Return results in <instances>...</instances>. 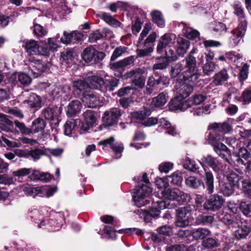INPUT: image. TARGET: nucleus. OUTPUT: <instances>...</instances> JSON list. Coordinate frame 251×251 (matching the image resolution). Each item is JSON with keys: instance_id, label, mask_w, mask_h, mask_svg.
Masks as SVG:
<instances>
[{"instance_id": "19", "label": "nucleus", "mask_w": 251, "mask_h": 251, "mask_svg": "<svg viewBox=\"0 0 251 251\" xmlns=\"http://www.w3.org/2000/svg\"><path fill=\"white\" fill-rule=\"evenodd\" d=\"M228 77L227 70L226 69H223L214 75L211 84L215 86L221 85L226 81Z\"/></svg>"}, {"instance_id": "7", "label": "nucleus", "mask_w": 251, "mask_h": 251, "mask_svg": "<svg viewBox=\"0 0 251 251\" xmlns=\"http://www.w3.org/2000/svg\"><path fill=\"white\" fill-rule=\"evenodd\" d=\"M177 211V220L176 222L177 226L185 227L192 223L193 218L188 208H180Z\"/></svg>"}, {"instance_id": "23", "label": "nucleus", "mask_w": 251, "mask_h": 251, "mask_svg": "<svg viewBox=\"0 0 251 251\" xmlns=\"http://www.w3.org/2000/svg\"><path fill=\"white\" fill-rule=\"evenodd\" d=\"M24 103L35 110H38L41 107V100L40 97L35 94H32L28 99L24 101Z\"/></svg>"}, {"instance_id": "22", "label": "nucleus", "mask_w": 251, "mask_h": 251, "mask_svg": "<svg viewBox=\"0 0 251 251\" xmlns=\"http://www.w3.org/2000/svg\"><path fill=\"white\" fill-rule=\"evenodd\" d=\"M82 38V34L78 32L73 31L70 33L66 31L63 32V37L60 39L61 42L66 45L71 44L74 41L80 40Z\"/></svg>"}, {"instance_id": "8", "label": "nucleus", "mask_w": 251, "mask_h": 251, "mask_svg": "<svg viewBox=\"0 0 251 251\" xmlns=\"http://www.w3.org/2000/svg\"><path fill=\"white\" fill-rule=\"evenodd\" d=\"M224 202L222 197L217 194L211 195L207 200L204 204L203 207L205 209L212 211H216L222 208Z\"/></svg>"}, {"instance_id": "55", "label": "nucleus", "mask_w": 251, "mask_h": 251, "mask_svg": "<svg viewBox=\"0 0 251 251\" xmlns=\"http://www.w3.org/2000/svg\"><path fill=\"white\" fill-rule=\"evenodd\" d=\"M216 67V64L214 62H207L203 67V72L204 74L209 75L214 72Z\"/></svg>"}, {"instance_id": "6", "label": "nucleus", "mask_w": 251, "mask_h": 251, "mask_svg": "<svg viewBox=\"0 0 251 251\" xmlns=\"http://www.w3.org/2000/svg\"><path fill=\"white\" fill-rule=\"evenodd\" d=\"M104 52L99 51L92 46H89L83 50L81 57L82 59L87 63L93 61L97 63L101 61L104 57Z\"/></svg>"}, {"instance_id": "43", "label": "nucleus", "mask_w": 251, "mask_h": 251, "mask_svg": "<svg viewBox=\"0 0 251 251\" xmlns=\"http://www.w3.org/2000/svg\"><path fill=\"white\" fill-rule=\"evenodd\" d=\"M101 18L108 24L115 27H119L121 23L113 18L109 14L103 13L101 14Z\"/></svg>"}, {"instance_id": "48", "label": "nucleus", "mask_w": 251, "mask_h": 251, "mask_svg": "<svg viewBox=\"0 0 251 251\" xmlns=\"http://www.w3.org/2000/svg\"><path fill=\"white\" fill-rule=\"evenodd\" d=\"M221 191L224 196L229 197L234 192L233 186L228 183H224L221 186Z\"/></svg>"}, {"instance_id": "25", "label": "nucleus", "mask_w": 251, "mask_h": 251, "mask_svg": "<svg viewBox=\"0 0 251 251\" xmlns=\"http://www.w3.org/2000/svg\"><path fill=\"white\" fill-rule=\"evenodd\" d=\"M189 47V42L181 37L177 38L176 52L179 56H183Z\"/></svg>"}, {"instance_id": "10", "label": "nucleus", "mask_w": 251, "mask_h": 251, "mask_svg": "<svg viewBox=\"0 0 251 251\" xmlns=\"http://www.w3.org/2000/svg\"><path fill=\"white\" fill-rule=\"evenodd\" d=\"M82 100L85 106L88 107L95 108L100 105V98L97 94L88 92L83 94Z\"/></svg>"}, {"instance_id": "57", "label": "nucleus", "mask_w": 251, "mask_h": 251, "mask_svg": "<svg viewBox=\"0 0 251 251\" xmlns=\"http://www.w3.org/2000/svg\"><path fill=\"white\" fill-rule=\"evenodd\" d=\"M44 154H46L45 149L44 150L35 149L29 152V155L34 160L40 159L41 156Z\"/></svg>"}, {"instance_id": "34", "label": "nucleus", "mask_w": 251, "mask_h": 251, "mask_svg": "<svg viewBox=\"0 0 251 251\" xmlns=\"http://www.w3.org/2000/svg\"><path fill=\"white\" fill-rule=\"evenodd\" d=\"M168 97L167 93L162 92L152 99V104L155 107L162 106L166 103Z\"/></svg>"}, {"instance_id": "61", "label": "nucleus", "mask_w": 251, "mask_h": 251, "mask_svg": "<svg viewBox=\"0 0 251 251\" xmlns=\"http://www.w3.org/2000/svg\"><path fill=\"white\" fill-rule=\"evenodd\" d=\"M64 151L63 149L61 148H56V149H51V148H46L45 149V153H50L53 156L55 157H59L62 155Z\"/></svg>"}, {"instance_id": "2", "label": "nucleus", "mask_w": 251, "mask_h": 251, "mask_svg": "<svg viewBox=\"0 0 251 251\" xmlns=\"http://www.w3.org/2000/svg\"><path fill=\"white\" fill-rule=\"evenodd\" d=\"M234 14L236 15L240 22L236 29L231 31L232 36L231 37L233 43H231V46H236L240 41L241 38L244 36L246 31L247 22L245 19L244 9L240 3H235L233 5Z\"/></svg>"}, {"instance_id": "14", "label": "nucleus", "mask_w": 251, "mask_h": 251, "mask_svg": "<svg viewBox=\"0 0 251 251\" xmlns=\"http://www.w3.org/2000/svg\"><path fill=\"white\" fill-rule=\"evenodd\" d=\"M121 116V112L118 108H112L104 113L103 122L107 126H112L117 123L118 119Z\"/></svg>"}, {"instance_id": "52", "label": "nucleus", "mask_w": 251, "mask_h": 251, "mask_svg": "<svg viewBox=\"0 0 251 251\" xmlns=\"http://www.w3.org/2000/svg\"><path fill=\"white\" fill-rule=\"evenodd\" d=\"M153 51V48L152 46H149L144 49H137L136 50L137 57H143L150 56Z\"/></svg>"}, {"instance_id": "29", "label": "nucleus", "mask_w": 251, "mask_h": 251, "mask_svg": "<svg viewBox=\"0 0 251 251\" xmlns=\"http://www.w3.org/2000/svg\"><path fill=\"white\" fill-rule=\"evenodd\" d=\"M251 231V228L247 225L238 226L234 232V237L238 240L246 238Z\"/></svg>"}, {"instance_id": "44", "label": "nucleus", "mask_w": 251, "mask_h": 251, "mask_svg": "<svg viewBox=\"0 0 251 251\" xmlns=\"http://www.w3.org/2000/svg\"><path fill=\"white\" fill-rule=\"evenodd\" d=\"M0 121L1 122L5 123L7 126H3L2 123H0V128L6 131H11L10 126L13 124V122L7 118V116L1 113H0Z\"/></svg>"}, {"instance_id": "12", "label": "nucleus", "mask_w": 251, "mask_h": 251, "mask_svg": "<svg viewBox=\"0 0 251 251\" xmlns=\"http://www.w3.org/2000/svg\"><path fill=\"white\" fill-rule=\"evenodd\" d=\"M176 38V35L174 34H165L159 41L157 47V52L158 53H163L164 49L167 48L168 46L170 47L171 45L175 43Z\"/></svg>"}, {"instance_id": "42", "label": "nucleus", "mask_w": 251, "mask_h": 251, "mask_svg": "<svg viewBox=\"0 0 251 251\" xmlns=\"http://www.w3.org/2000/svg\"><path fill=\"white\" fill-rule=\"evenodd\" d=\"M239 209L246 216H251V201H242L239 205Z\"/></svg>"}, {"instance_id": "45", "label": "nucleus", "mask_w": 251, "mask_h": 251, "mask_svg": "<svg viewBox=\"0 0 251 251\" xmlns=\"http://www.w3.org/2000/svg\"><path fill=\"white\" fill-rule=\"evenodd\" d=\"M220 244L218 241L213 238H207L202 242V246L207 249L218 247Z\"/></svg>"}, {"instance_id": "47", "label": "nucleus", "mask_w": 251, "mask_h": 251, "mask_svg": "<svg viewBox=\"0 0 251 251\" xmlns=\"http://www.w3.org/2000/svg\"><path fill=\"white\" fill-rule=\"evenodd\" d=\"M34 34L37 37H43L47 34V31L40 25L36 24L33 26Z\"/></svg>"}, {"instance_id": "31", "label": "nucleus", "mask_w": 251, "mask_h": 251, "mask_svg": "<svg viewBox=\"0 0 251 251\" xmlns=\"http://www.w3.org/2000/svg\"><path fill=\"white\" fill-rule=\"evenodd\" d=\"M81 108L82 105L79 100H73L68 106L67 114L69 116H72L79 113Z\"/></svg>"}, {"instance_id": "28", "label": "nucleus", "mask_w": 251, "mask_h": 251, "mask_svg": "<svg viewBox=\"0 0 251 251\" xmlns=\"http://www.w3.org/2000/svg\"><path fill=\"white\" fill-rule=\"evenodd\" d=\"M118 82L119 80L115 77L105 79L103 84H102L101 91H113L118 86Z\"/></svg>"}, {"instance_id": "46", "label": "nucleus", "mask_w": 251, "mask_h": 251, "mask_svg": "<svg viewBox=\"0 0 251 251\" xmlns=\"http://www.w3.org/2000/svg\"><path fill=\"white\" fill-rule=\"evenodd\" d=\"M214 218L212 216L199 215L196 219V223L198 224L207 225L213 223Z\"/></svg>"}, {"instance_id": "62", "label": "nucleus", "mask_w": 251, "mask_h": 251, "mask_svg": "<svg viewBox=\"0 0 251 251\" xmlns=\"http://www.w3.org/2000/svg\"><path fill=\"white\" fill-rule=\"evenodd\" d=\"M103 37L102 34L100 33L98 30H96L91 33L89 35V41L90 43L97 42L102 38Z\"/></svg>"}, {"instance_id": "17", "label": "nucleus", "mask_w": 251, "mask_h": 251, "mask_svg": "<svg viewBox=\"0 0 251 251\" xmlns=\"http://www.w3.org/2000/svg\"><path fill=\"white\" fill-rule=\"evenodd\" d=\"M96 114L92 110H87L83 113L85 122L86 125H83L82 129L87 130L90 126H92L96 123Z\"/></svg>"}, {"instance_id": "38", "label": "nucleus", "mask_w": 251, "mask_h": 251, "mask_svg": "<svg viewBox=\"0 0 251 251\" xmlns=\"http://www.w3.org/2000/svg\"><path fill=\"white\" fill-rule=\"evenodd\" d=\"M210 231L206 228H199L192 232L193 237L198 239H202L209 235Z\"/></svg>"}, {"instance_id": "54", "label": "nucleus", "mask_w": 251, "mask_h": 251, "mask_svg": "<svg viewBox=\"0 0 251 251\" xmlns=\"http://www.w3.org/2000/svg\"><path fill=\"white\" fill-rule=\"evenodd\" d=\"M127 48L125 47L120 46L117 47L114 50L110 58L111 61H114L119 57L126 51Z\"/></svg>"}, {"instance_id": "4", "label": "nucleus", "mask_w": 251, "mask_h": 251, "mask_svg": "<svg viewBox=\"0 0 251 251\" xmlns=\"http://www.w3.org/2000/svg\"><path fill=\"white\" fill-rule=\"evenodd\" d=\"M224 141L225 138L223 136H217L211 142V145L213 147L214 151L219 156L231 165L232 162L230 160V151L225 144L221 142Z\"/></svg>"}, {"instance_id": "11", "label": "nucleus", "mask_w": 251, "mask_h": 251, "mask_svg": "<svg viewBox=\"0 0 251 251\" xmlns=\"http://www.w3.org/2000/svg\"><path fill=\"white\" fill-rule=\"evenodd\" d=\"M150 114V111L146 109L133 113L132 116L137 119L143 120L142 124L145 126H150L158 123V119L156 118L151 117L145 119Z\"/></svg>"}, {"instance_id": "58", "label": "nucleus", "mask_w": 251, "mask_h": 251, "mask_svg": "<svg viewBox=\"0 0 251 251\" xmlns=\"http://www.w3.org/2000/svg\"><path fill=\"white\" fill-rule=\"evenodd\" d=\"M227 178L229 182L228 183L234 186L238 183L240 177L236 173L231 172L227 176Z\"/></svg>"}, {"instance_id": "63", "label": "nucleus", "mask_w": 251, "mask_h": 251, "mask_svg": "<svg viewBox=\"0 0 251 251\" xmlns=\"http://www.w3.org/2000/svg\"><path fill=\"white\" fill-rule=\"evenodd\" d=\"M119 233H124L126 234H131L132 233L135 232L136 234L140 235L143 233L141 230L137 228H128L126 229H121L117 231Z\"/></svg>"}, {"instance_id": "60", "label": "nucleus", "mask_w": 251, "mask_h": 251, "mask_svg": "<svg viewBox=\"0 0 251 251\" xmlns=\"http://www.w3.org/2000/svg\"><path fill=\"white\" fill-rule=\"evenodd\" d=\"M31 168H22L17 171H14L12 175L14 176L23 177L29 175L31 173Z\"/></svg>"}, {"instance_id": "9", "label": "nucleus", "mask_w": 251, "mask_h": 251, "mask_svg": "<svg viewBox=\"0 0 251 251\" xmlns=\"http://www.w3.org/2000/svg\"><path fill=\"white\" fill-rule=\"evenodd\" d=\"M144 71L140 68L133 70L129 72L127 76L129 77H133L132 80V84L138 88L142 89L145 86L146 78L142 75Z\"/></svg>"}, {"instance_id": "3", "label": "nucleus", "mask_w": 251, "mask_h": 251, "mask_svg": "<svg viewBox=\"0 0 251 251\" xmlns=\"http://www.w3.org/2000/svg\"><path fill=\"white\" fill-rule=\"evenodd\" d=\"M141 181L145 184H143L139 188H136L132 195L135 204L138 207L144 206L150 202L149 200H144V199L147 198L152 192V188L148 185L150 181L147 178L146 173L143 175Z\"/></svg>"}, {"instance_id": "33", "label": "nucleus", "mask_w": 251, "mask_h": 251, "mask_svg": "<svg viewBox=\"0 0 251 251\" xmlns=\"http://www.w3.org/2000/svg\"><path fill=\"white\" fill-rule=\"evenodd\" d=\"M205 172V185L206 190L208 194H211L214 192V177L213 174L210 172Z\"/></svg>"}, {"instance_id": "40", "label": "nucleus", "mask_w": 251, "mask_h": 251, "mask_svg": "<svg viewBox=\"0 0 251 251\" xmlns=\"http://www.w3.org/2000/svg\"><path fill=\"white\" fill-rule=\"evenodd\" d=\"M15 81L18 84H19L23 85H28L31 82V77L25 73H19L17 75H15Z\"/></svg>"}, {"instance_id": "59", "label": "nucleus", "mask_w": 251, "mask_h": 251, "mask_svg": "<svg viewBox=\"0 0 251 251\" xmlns=\"http://www.w3.org/2000/svg\"><path fill=\"white\" fill-rule=\"evenodd\" d=\"M176 53V52H175L174 50L171 49L170 47H168L167 48V50H165L166 58H165L167 61H175L177 59V53Z\"/></svg>"}, {"instance_id": "1", "label": "nucleus", "mask_w": 251, "mask_h": 251, "mask_svg": "<svg viewBox=\"0 0 251 251\" xmlns=\"http://www.w3.org/2000/svg\"><path fill=\"white\" fill-rule=\"evenodd\" d=\"M182 62L184 66L181 64H177L172 68L171 72L172 76H178L179 80L185 79L190 83H195L201 75L197 67L196 58L191 55H188Z\"/></svg>"}, {"instance_id": "20", "label": "nucleus", "mask_w": 251, "mask_h": 251, "mask_svg": "<svg viewBox=\"0 0 251 251\" xmlns=\"http://www.w3.org/2000/svg\"><path fill=\"white\" fill-rule=\"evenodd\" d=\"M80 124L79 119H71L67 121L64 125V133L65 135L72 136L75 134V130L77 129V125Z\"/></svg>"}, {"instance_id": "41", "label": "nucleus", "mask_w": 251, "mask_h": 251, "mask_svg": "<svg viewBox=\"0 0 251 251\" xmlns=\"http://www.w3.org/2000/svg\"><path fill=\"white\" fill-rule=\"evenodd\" d=\"M153 22L158 26L163 27L165 26V21L161 13L159 11H154L151 13Z\"/></svg>"}, {"instance_id": "49", "label": "nucleus", "mask_w": 251, "mask_h": 251, "mask_svg": "<svg viewBox=\"0 0 251 251\" xmlns=\"http://www.w3.org/2000/svg\"><path fill=\"white\" fill-rule=\"evenodd\" d=\"M74 86L80 92H83V94L84 93H88L87 92V90L89 88L88 82H85L83 80H79L74 82Z\"/></svg>"}, {"instance_id": "30", "label": "nucleus", "mask_w": 251, "mask_h": 251, "mask_svg": "<svg viewBox=\"0 0 251 251\" xmlns=\"http://www.w3.org/2000/svg\"><path fill=\"white\" fill-rule=\"evenodd\" d=\"M45 126L46 123L44 120L38 118L32 122L30 129L31 130V133H36L42 131Z\"/></svg>"}, {"instance_id": "5", "label": "nucleus", "mask_w": 251, "mask_h": 251, "mask_svg": "<svg viewBox=\"0 0 251 251\" xmlns=\"http://www.w3.org/2000/svg\"><path fill=\"white\" fill-rule=\"evenodd\" d=\"M162 197L166 200H176L184 202H188L191 200L189 194L181 191L179 189L165 188L161 191Z\"/></svg>"}, {"instance_id": "36", "label": "nucleus", "mask_w": 251, "mask_h": 251, "mask_svg": "<svg viewBox=\"0 0 251 251\" xmlns=\"http://www.w3.org/2000/svg\"><path fill=\"white\" fill-rule=\"evenodd\" d=\"M211 129L217 130L223 133H228L231 129L230 126L227 123H214L210 125Z\"/></svg>"}, {"instance_id": "56", "label": "nucleus", "mask_w": 251, "mask_h": 251, "mask_svg": "<svg viewBox=\"0 0 251 251\" xmlns=\"http://www.w3.org/2000/svg\"><path fill=\"white\" fill-rule=\"evenodd\" d=\"M216 161L215 158L213 157L211 155H208L207 156H203L201 158V161L200 162L202 167H203V164L205 163L211 167L214 165V163Z\"/></svg>"}, {"instance_id": "16", "label": "nucleus", "mask_w": 251, "mask_h": 251, "mask_svg": "<svg viewBox=\"0 0 251 251\" xmlns=\"http://www.w3.org/2000/svg\"><path fill=\"white\" fill-rule=\"evenodd\" d=\"M23 47L26 50V52L29 55L41 54V48L37 42L34 40H27Z\"/></svg>"}, {"instance_id": "50", "label": "nucleus", "mask_w": 251, "mask_h": 251, "mask_svg": "<svg viewBox=\"0 0 251 251\" xmlns=\"http://www.w3.org/2000/svg\"><path fill=\"white\" fill-rule=\"evenodd\" d=\"M185 183L188 187L194 188H198L201 185L200 181L195 176H191L185 179Z\"/></svg>"}, {"instance_id": "64", "label": "nucleus", "mask_w": 251, "mask_h": 251, "mask_svg": "<svg viewBox=\"0 0 251 251\" xmlns=\"http://www.w3.org/2000/svg\"><path fill=\"white\" fill-rule=\"evenodd\" d=\"M186 37L190 39H193L199 37V32L195 29L191 28H187L185 32Z\"/></svg>"}, {"instance_id": "15", "label": "nucleus", "mask_w": 251, "mask_h": 251, "mask_svg": "<svg viewBox=\"0 0 251 251\" xmlns=\"http://www.w3.org/2000/svg\"><path fill=\"white\" fill-rule=\"evenodd\" d=\"M183 82L180 83L179 88L177 89L176 95L185 99L187 98L193 90V86L192 84H188L190 82L188 80L183 79Z\"/></svg>"}, {"instance_id": "39", "label": "nucleus", "mask_w": 251, "mask_h": 251, "mask_svg": "<svg viewBox=\"0 0 251 251\" xmlns=\"http://www.w3.org/2000/svg\"><path fill=\"white\" fill-rule=\"evenodd\" d=\"M75 55L71 50H66L61 53V57L62 61L67 64H72L74 62Z\"/></svg>"}, {"instance_id": "27", "label": "nucleus", "mask_w": 251, "mask_h": 251, "mask_svg": "<svg viewBox=\"0 0 251 251\" xmlns=\"http://www.w3.org/2000/svg\"><path fill=\"white\" fill-rule=\"evenodd\" d=\"M58 47L57 44L53 41V39L49 38L47 42L45 44V47L41 48V54L48 55L50 51H56Z\"/></svg>"}, {"instance_id": "26", "label": "nucleus", "mask_w": 251, "mask_h": 251, "mask_svg": "<svg viewBox=\"0 0 251 251\" xmlns=\"http://www.w3.org/2000/svg\"><path fill=\"white\" fill-rule=\"evenodd\" d=\"M87 82L89 88L99 89L101 91L104 80L100 77L92 75L91 77H88Z\"/></svg>"}, {"instance_id": "24", "label": "nucleus", "mask_w": 251, "mask_h": 251, "mask_svg": "<svg viewBox=\"0 0 251 251\" xmlns=\"http://www.w3.org/2000/svg\"><path fill=\"white\" fill-rule=\"evenodd\" d=\"M234 215L230 214L227 212L223 211L218 215L219 220L223 222L224 224L231 226H235L236 225V222L234 219Z\"/></svg>"}, {"instance_id": "21", "label": "nucleus", "mask_w": 251, "mask_h": 251, "mask_svg": "<svg viewBox=\"0 0 251 251\" xmlns=\"http://www.w3.org/2000/svg\"><path fill=\"white\" fill-rule=\"evenodd\" d=\"M134 61V56H130L118 62L110 63L109 66L112 70L117 71L123 69L127 65L133 63Z\"/></svg>"}, {"instance_id": "53", "label": "nucleus", "mask_w": 251, "mask_h": 251, "mask_svg": "<svg viewBox=\"0 0 251 251\" xmlns=\"http://www.w3.org/2000/svg\"><path fill=\"white\" fill-rule=\"evenodd\" d=\"M169 177L171 179L169 180V181L172 184L177 186H179L181 184L183 180L182 177L180 173L178 172H175L173 173Z\"/></svg>"}, {"instance_id": "35", "label": "nucleus", "mask_w": 251, "mask_h": 251, "mask_svg": "<svg viewBox=\"0 0 251 251\" xmlns=\"http://www.w3.org/2000/svg\"><path fill=\"white\" fill-rule=\"evenodd\" d=\"M156 204V206L151 207L147 211L149 215L154 218L157 217L160 214L161 209L166 207L165 202L162 201H157Z\"/></svg>"}, {"instance_id": "13", "label": "nucleus", "mask_w": 251, "mask_h": 251, "mask_svg": "<svg viewBox=\"0 0 251 251\" xmlns=\"http://www.w3.org/2000/svg\"><path fill=\"white\" fill-rule=\"evenodd\" d=\"M190 106L189 101L181 98L177 95L169 102V108L172 111L185 110Z\"/></svg>"}, {"instance_id": "37", "label": "nucleus", "mask_w": 251, "mask_h": 251, "mask_svg": "<svg viewBox=\"0 0 251 251\" xmlns=\"http://www.w3.org/2000/svg\"><path fill=\"white\" fill-rule=\"evenodd\" d=\"M184 167L185 169H188L191 172L196 173L200 175H202L199 171L200 167L198 164L194 160H191L189 158L186 159L184 163Z\"/></svg>"}, {"instance_id": "32", "label": "nucleus", "mask_w": 251, "mask_h": 251, "mask_svg": "<svg viewBox=\"0 0 251 251\" xmlns=\"http://www.w3.org/2000/svg\"><path fill=\"white\" fill-rule=\"evenodd\" d=\"M32 67L33 70H37L38 72H35L34 76L37 77L39 73L43 72L47 69V67L40 60H33L31 61L29 68Z\"/></svg>"}, {"instance_id": "18", "label": "nucleus", "mask_w": 251, "mask_h": 251, "mask_svg": "<svg viewBox=\"0 0 251 251\" xmlns=\"http://www.w3.org/2000/svg\"><path fill=\"white\" fill-rule=\"evenodd\" d=\"M60 111L57 108L47 107L42 112V116L46 120L50 121H58Z\"/></svg>"}, {"instance_id": "51", "label": "nucleus", "mask_w": 251, "mask_h": 251, "mask_svg": "<svg viewBox=\"0 0 251 251\" xmlns=\"http://www.w3.org/2000/svg\"><path fill=\"white\" fill-rule=\"evenodd\" d=\"M15 126L17 127L20 131L23 134L28 135L31 133V130L30 128L27 127L24 123L20 122L17 120L14 122Z\"/></svg>"}]
</instances>
